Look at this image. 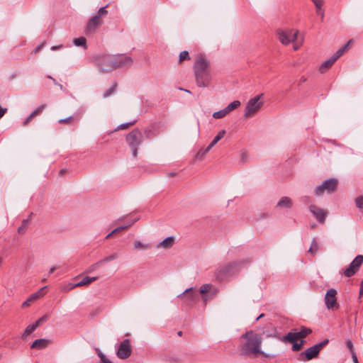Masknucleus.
I'll return each instance as SVG.
<instances>
[{
  "label": "nucleus",
  "mask_w": 363,
  "mask_h": 363,
  "mask_svg": "<svg viewBox=\"0 0 363 363\" xmlns=\"http://www.w3.org/2000/svg\"><path fill=\"white\" fill-rule=\"evenodd\" d=\"M206 153H204V150H201L198 152L196 155V158L198 160L201 159Z\"/></svg>",
  "instance_id": "obj_48"
},
{
  "label": "nucleus",
  "mask_w": 363,
  "mask_h": 363,
  "mask_svg": "<svg viewBox=\"0 0 363 363\" xmlns=\"http://www.w3.org/2000/svg\"><path fill=\"white\" fill-rule=\"evenodd\" d=\"M174 242L173 237H167L157 245V248L169 249L172 247Z\"/></svg>",
  "instance_id": "obj_21"
},
{
  "label": "nucleus",
  "mask_w": 363,
  "mask_h": 363,
  "mask_svg": "<svg viewBox=\"0 0 363 363\" xmlns=\"http://www.w3.org/2000/svg\"><path fill=\"white\" fill-rule=\"evenodd\" d=\"M62 47V45H57V46H52V47H51V50H56L61 48Z\"/></svg>",
  "instance_id": "obj_57"
},
{
  "label": "nucleus",
  "mask_w": 363,
  "mask_h": 363,
  "mask_svg": "<svg viewBox=\"0 0 363 363\" xmlns=\"http://www.w3.org/2000/svg\"><path fill=\"white\" fill-rule=\"evenodd\" d=\"M362 294H363V279H362V281L361 283V286H360V289H359V295H361Z\"/></svg>",
  "instance_id": "obj_59"
},
{
  "label": "nucleus",
  "mask_w": 363,
  "mask_h": 363,
  "mask_svg": "<svg viewBox=\"0 0 363 363\" xmlns=\"http://www.w3.org/2000/svg\"><path fill=\"white\" fill-rule=\"evenodd\" d=\"M38 296H30L26 301L22 303V307L26 308L30 306L31 303L36 300Z\"/></svg>",
  "instance_id": "obj_35"
},
{
  "label": "nucleus",
  "mask_w": 363,
  "mask_h": 363,
  "mask_svg": "<svg viewBox=\"0 0 363 363\" xmlns=\"http://www.w3.org/2000/svg\"><path fill=\"white\" fill-rule=\"evenodd\" d=\"M355 204L358 208L363 210V196H358L355 199Z\"/></svg>",
  "instance_id": "obj_38"
},
{
  "label": "nucleus",
  "mask_w": 363,
  "mask_h": 363,
  "mask_svg": "<svg viewBox=\"0 0 363 363\" xmlns=\"http://www.w3.org/2000/svg\"><path fill=\"white\" fill-rule=\"evenodd\" d=\"M247 158V152H242L241 153V158H240V160H241L242 162H245V161H246Z\"/></svg>",
  "instance_id": "obj_51"
},
{
  "label": "nucleus",
  "mask_w": 363,
  "mask_h": 363,
  "mask_svg": "<svg viewBox=\"0 0 363 363\" xmlns=\"http://www.w3.org/2000/svg\"><path fill=\"white\" fill-rule=\"evenodd\" d=\"M46 108L45 104H42L39 106L36 109H35L30 114L35 118L37 116L40 115Z\"/></svg>",
  "instance_id": "obj_34"
},
{
  "label": "nucleus",
  "mask_w": 363,
  "mask_h": 363,
  "mask_svg": "<svg viewBox=\"0 0 363 363\" xmlns=\"http://www.w3.org/2000/svg\"><path fill=\"white\" fill-rule=\"evenodd\" d=\"M44 44L38 45L32 52L33 54L38 53L43 47Z\"/></svg>",
  "instance_id": "obj_49"
},
{
  "label": "nucleus",
  "mask_w": 363,
  "mask_h": 363,
  "mask_svg": "<svg viewBox=\"0 0 363 363\" xmlns=\"http://www.w3.org/2000/svg\"><path fill=\"white\" fill-rule=\"evenodd\" d=\"M126 142L132 150L134 157L138 156V147L142 144L143 135L142 132L135 128L126 135Z\"/></svg>",
  "instance_id": "obj_4"
},
{
  "label": "nucleus",
  "mask_w": 363,
  "mask_h": 363,
  "mask_svg": "<svg viewBox=\"0 0 363 363\" xmlns=\"http://www.w3.org/2000/svg\"><path fill=\"white\" fill-rule=\"evenodd\" d=\"M318 250V243L315 238H313L311 242V247L308 250V252L311 254H315Z\"/></svg>",
  "instance_id": "obj_31"
},
{
  "label": "nucleus",
  "mask_w": 363,
  "mask_h": 363,
  "mask_svg": "<svg viewBox=\"0 0 363 363\" xmlns=\"http://www.w3.org/2000/svg\"><path fill=\"white\" fill-rule=\"evenodd\" d=\"M131 354V348L129 340H123L119 345L117 350V356L118 358L124 359L130 357Z\"/></svg>",
  "instance_id": "obj_14"
},
{
  "label": "nucleus",
  "mask_w": 363,
  "mask_h": 363,
  "mask_svg": "<svg viewBox=\"0 0 363 363\" xmlns=\"http://www.w3.org/2000/svg\"><path fill=\"white\" fill-rule=\"evenodd\" d=\"M66 172V169H62L60 171V174H63L64 173H65Z\"/></svg>",
  "instance_id": "obj_60"
},
{
  "label": "nucleus",
  "mask_w": 363,
  "mask_h": 363,
  "mask_svg": "<svg viewBox=\"0 0 363 363\" xmlns=\"http://www.w3.org/2000/svg\"><path fill=\"white\" fill-rule=\"evenodd\" d=\"M337 291L335 289H330L327 291L325 295H336Z\"/></svg>",
  "instance_id": "obj_50"
},
{
  "label": "nucleus",
  "mask_w": 363,
  "mask_h": 363,
  "mask_svg": "<svg viewBox=\"0 0 363 363\" xmlns=\"http://www.w3.org/2000/svg\"><path fill=\"white\" fill-rule=\"evenodd\" d=\"M352 359H353L354 363H359L358 360H357V356H356L354 352L352 353Z\"/></svg>",
  "instance_id": "obj_54"
},
{
  "label": "nucleus",
  "mask_w": 363,
  "mask_h": 363,
  "mask_svg": "<svg viewBox=\"0 0 363 363\" xmlns=\"http://www.w3.org/2000/svg\"><path fill=\"white\" fill-rule=\"evenodd\" d=\"M263 316H264V314L262 313V314L259 315L257 318V319H256V320H259V318H262V317H263Z\"/></svg>",
  "instance_id": "obj_63"
},
{
  "label": "nucleus",
  "mask_w": 363,
  "mask_h": 363,
  "mask_svg": "<svg viewBox=\"0 0 363 363\" xmlns=\"http://www.w3.org/2000/svg\"><path fill=\"white\" fill-rule=\"evenodd\" d=\"M325 303L329 310H334L338 308L336 296H325Z\"/></svg>",
  "instance_id": "obj_20"
},
{
  "label": "nucleus",
  "mask_w": 363,
  "mask_h": 363,
  "mask_svg": "<svg viewBox=\"0 0 363 363\" xmlns=\"http://www.w3.org/2000/svg\"><path fill=\"white\" fill-rule=\"evenodd\" d=\"M209 61L203 55L199 56L194 65L196 82L199 87H206L211 80Z\"/></svg>",
  "instance_id": "obj_2"
},
{
  "label": "nucleus",
  "mask_w": 363,
  "mask_h": 363,
  "mask_svg": "<svg viewBox=\"0 0 363 363\" xmlns=\"http://www.w3.org/2000/svg\"><path fill=\"white\" fill-rule=\"evenodd\" d=\"M49 344V341L46 339H38L35 340L31 345V348H35L38 350L44 349L48 347Z\"/></svg>",
  "instance_id": "obj_22"
},
{
  "label": "nucleus",
  "mask_w": 363,
  "mask_h": 363,
  "mask_svg": "<svg viewBox=\"0 0 363 363\" xmlns=\"http://www.w3.org/2000/svg\"><path fill=\"white\" fill-rule=\"evenodd\" d=\"M296 40V43H295L294 44V50H298L301 47V45L303 43V38H301L300 40L298 38H297Z\"/></svg>",
  "instance_id": "obj_41"
},
{
  "label": "nucleus",
  "mask_w": 363,
  "mask_h": 363,
  "mask_svg": "<svg viewBox=\"0 0 363 363\" xmlns=\"http://www.w3.org/2000/svg\"><path fill=\"white\" fill-rule=\"evenodd\" d=\"M285 339L290 342H294L301 339V337L298 331H291L286 335Z\"/></svg>",
  "instance_id": "obj_24"
},
{
  "label": "nucleus",
  "mask_w": 363,
  "mask_h": 363,
  "mask_svg": "<svg viewBox=\"0 0 363 363\" xmlns=\"http://www.w3.org/2000/svg\"><path fill=\"white\" fill-rule=\"evenodd\" d=\"M132 63L133 60L129 56L125 55H115V69L126 66H130Z\"/></svg>",
  "instance_id": "obj_16"
},
{
  "label": "nucleus",
  "mask_w": 363,
  "mask_h": 363,
  "mask_svg": "<svg viewBox=\"0 0 363 363\" xmlns=\"http://www.w3.org/2000/svg\"><path fill=\"white\" fill-rule=\"evenodd\" d=\"M106 7L107 6L100 8L97 11V13L89 19L85 28V32L86 34L94 33L97 28L102 24V18L108 13Z\"/></svg>",
  "instance_id": "obj_5"
},
{
  "label": "nucleus",
  "mask_w": 363,
  "mask_h": 363,
  "mask_svg": "<svg viewBox=\"0 0 363 363\" xmlns=\"http://www.w3.org/2000/svg\"><path fill=\"white\" fill-rule=\"evenodd\" d=\"M328 342V340H323L322 342L316 344L309 348H308L304 352L301 354V359H307L310 360L314 357H315L320 350Z\"/></svg>",
  "instance_id": "obj_11"
},
{
  "label": "nucleus",
  "mask_w": 363,
  "mask_h": 363,
  "mask_svg": "<svg viewBox=\"0 0 363 363\" xmlns=\"http://www.w3.org/2000/svg\"><path fill=\"white\" fill-rule=\"evenodd\" d=\"M338 181L332 178L325 180L322 184L314 189V194L317 196H322L325 192L327 194L333 193L337 186Z\"/></svg>",
  "instance_id": "obj_7"
},
{
  "label": "nucleus",
  "mask_w": 363,
  "mask_h": 363,
  "mask_svg": "<svg viewBox=\"0 0 363 363\" xmlns=\"http://www.w3.org/2000/svg\"><path fill=\"white\" fill-rule=\"evenodd\" d=\"M199 292L201 294H205L207 293L216 294L219 293V290L217 287L211 284H205L201 286L199 289Z\"/></svg>",
  "instance_id": "obj_18"
},
{
  "label": "nucleus",
  "mask_w": 363,
  "mask_h": 363,
  "mask_svg": "<svg viewBox=\"0 0 363 363\" xmlns=\"http://www.w3.org/2000/svg\"><path fill=\"white\" fill-rule=\"evenodd\" d=\"M73 43H74V45H76V46H81V47H83L84 48H86V40L84 37L74 38L73 40Z\"/></svg>",
  "instance_id": "obj_28"
},
{
  "label": "nucleus",
  "mask_w": 363,
  "mask_h": 363,
  "mask_svg": "<svg viewBox=\"0 0 363 363\" xmlns=\"http://www.w3.org/2000/svg\"><path fill=\"white\" fill-rule=\"evenodd\" d=\"M135 220H134L132 223L128 225H124V226H119V227H117L116 228H115L113 230H112L109 234H108L106 236V239H108L110 238L112 235H113L114 234L117 233H119L121 232V230H125L127 228H128L129 226H130Z\"/></svg>",
  "instance_id": "obj_27"
},
{
  "label": "nucleus",
  "mask_w": 363,
  "mask_h": 363,
  "mask_svg": "<svg viewBox=\"0 0 363 363\" xmlns=\"http://www.w3.org/2000/svg\"><path fill=\"white\" fill-rule=\"evenodd\" d=\"M240 106V101L238 100L233 101L230 104H229L225 108L227 112L230 113L231 111L238 108Z\"/></svg>",
  "instance_id": "obj_26"
},
{
  "label": "nucleus",
  "mask_w": 363,
  "mask_h": 363,
  "mask_svg": "<svg viewBox=\"0 0 363 363\" xmlns=\"http://www.w3.org/2000/svg\"><path fill=\"white\" fill-rule=\"evenodd\" d=\"M7 109L4 108L0 106V118L3 117L4 115L6 113Z\"/></svg>",
  "instance_id": "obj_53"
},
{
  "label": "nucleus",
  "mask_w": 363,
  "mask_h": 363,
  "mask_svg": "<svg viewBox=\"0 0 363 363\" xmlns=\"http://www.w3.org/2000/svg\"><path fill=\"white\" fill-rule=\"evenodd\" d=\"M101 264V263H99V262H98L97 263H96V264H94L91 265V266L88 269H87V272H91L94 271V270L96 269V266H97L98 264Z\"/></svg>",
  "instance_id": "obj_52"
},
{
  "label": "nucleus",
  "mask_w": 363,
  "mask_h": 363,
  "mask_svg": "<svg viewBox=\"0 0 363 363\" xmlns=\"http://www.w3.org/2000/svg\"><path fill=\"white\" fill-rule=\"evenodd\" d=\"M57 269V267H52L50 269L48 273L49 274H52L55 270Z\"/></svg>",
  "instance_id": "obj_56"
},
{
  "label": "nucleus",
  "mask_w": 363,
  "mask_h": 363,
  "mask_svg": "<svg viewBox=\"0 0 363 363\" xmlns=\"http://www.w3.org/2000/svg\"><path fill=\"white\" fill-rule=\"evenodd\" d=\"M133 246L135 249L141 250H146L151 247L150 244L143 243L140 240L135 241L133 243Z\"/></svg>",
  "instance_id": "obj_25"
},
{
  "label": "nucleus",
  "mask_w": 363,
  "mask_h": 363,
  "mask_svg": "<svg viewBox=\"0 0 363 363\" xmlns=\"http://www.w3.org/2000/svg\"><path fill=\"white\" fill-rule=\"evenodd\" d=\"M362 263L363 255H357L344 271L345 276L347 277L353 276L359 270Z\"/></svg>",
  "instance_id": "obj_13"
},
{
  "label": "nucleus",
  "mask_w": 363,
  "mask_h": 363,
  "mask_svg": "<svg viewBox=\"0 0 363 363\" xmlns=\"http://www.w3.org/2000/svg\"><path fill=\"white\" fill-rule=\"evenodd\" d=\"M189 52L187 51H182V52H180L179 54V62H181L185 60H189Z\"/></svg>",
  "instance_id": "obj_39"
},
{
  "label": "nucleus",
  "mask_w": 363,
  "mask_h": 363,
  "mask_svg": "<svg viewBox=\"0 0 363 363\" xmlns=\"http://www.w3.org/2000/svg\"><path fill=\"white\" fill-rule=\"evenodd\" d=\"M225 134V130H221L218 132L217 135L213 138V140L211 142V143L204 149V153L208 152L220 140H221Z\"/></svg>",
  "instance_id": "obj_19"
},
{
  "label": "nucleus",
  "mask_w": 363,
  "mask_h": 363,
  "mask_svg": "<svg viewBox=\"0 0 363 363\" xmlns=\"http://www.w3.org/2000/svg\"><path fill=\"white\" fill-rule=\"evenodd\" d=\"M146 133H147V138H149L150 134L152 133V131L150 130H148V132L146 131Z\"/></svg>",
  "instance_id": "obj_62"
},
{
  "label": "nucleus",
  "mask_w": 363,
  "mask_h": 363,
  "mask_svg": "<svg viewBox=\"0 0 363 363\" xmlns=\"http://www.w3.org/2000/svg\"><path fill=\"white\" fill-rule=\"evenodd\" d=\"M313 4L315 3H317V2H319V1H322L323 0H312Z\"/></svg>",
  "instance_id": "obj_64"
},
{
  "label": "nucleus",
  "mask_w": 363,
  "mask_h": 363,
  "mask_svg": "<svg viewBox=\"0 0 363 363\" xmlns=\"http://www.w3.org/2000/svg\"><path fill=\"white\" fill-rule=\"evenodd\" d=\"M96 277H84L81 279L79 277H76L72 282L68 283L65 286L66 291H69L75 287L86 286L97 280Z\"/></svg>",
  "instance_id": "obj_12"
},
{
  "label": "nucleus",
  "mask_w": 363,
  "mask_h": 363,
  "mask_svg": "<svg viewBox=\"0 0 363 363\" xmlns=\"http://www.w3.org/2000/svg\"><path fill=\"white\" fill-rule=\"evenodd\" d=\"M28 225V220H27V219L23 220L21 226H19L18 228V232L19 233H23L25 232V229L27 228Z\"/></svg>",
  "instance_id": "obj_37"
},
{
  "label": "nucleus",
  "mask_w": 363,
  "mask_h": 363,
  "mask_svg": "<svg viewBox=\"0 0 363 363\" xmlns=\"http://www.w3.org/2000/svg\"><path fill=\"white\" fill-rule=\"evenodd\" d=\"M99 356L101 359V363H112L104 354H103L101 352L99 353Z\"/></svg>",
  "instance_id": "obj_43"
},
{
  "label": "nucleus",
  "mask_w": 363,
  "mask_h": 363,
  "mask_svg": "<svg viewBox=\"0 0 363 363\" xmlns=\"http://www.w3.org/2000/svg\"><path fill=\"white\" fill-rule=\"evenodd\" d=\"M46 289L47 286H43L40 289L38 293H47V291H45Z\"/></svg>",
  "instance_id": "obj_58"
},
{
  "label": "nucleus",
  "mask_w": 363,
  "mask_h": 363,
  "mask_svg": "<svg viewBox=\"0 0 363 363\" xmlns=\"http://www.w3.org/2000/svg\"><path fill=\"white\" fill-rule=\"evenodd\" d=\"M175 175H176V173H175V172H171V173H169V177H174V176H175Z\"/></svg>",
  "instance_id": "obj_61"
},
{
  "label": "nucleus",
  "mask_w": 363,
  "mask_h": 363,
  "mask_svg": "<svg viewBox=\"0 0 363 363\" xmlns=\"http://www.w3.org/2000/svg\"><path fill=\"white\" fill-rule=\"evenodd\" d=\"M309 211L318 222H325V218L328 215L327 211H325L315 205H310Z\"/></svg>",
  "instance_id": "obj_15"
},
{
  "label": "nucleus",
  "mask_w": 363,
  "mask_h": 363,
  "mask_svg": "<svg viewBox=\"0 0 363 363\" xmlns=\"http://www.w3.org/2000/svg\"><path fill=\"white\" fill-rule=\"evenodd\" d=\"M117 87V83L115 82L112 86L111 87H110L107 91H106L104 94H103V97L104 98H108L110 96H111L116 91V89Z\"/></svg>",
  "instance_id": "obj_32"
},
{
  "label": "nucleus",
  "mask_w": 363,
  "mask_h": 363,
  "mask_svg": "<svg viewBox=\"0 0 363 363\" xmlns=\"http://www.w3.org/2000/svg\"><path fill=\"white\" fill-rule=\"evenodd\" d=\"M96 63L101 72H111L115 69V55H99L96 59Z\"/></svg>",
  "instance_id": "obj_6"
},
{
  "label": "nucleus",
  "mask_w": 363,
  "mask_h": 363,
  "mask_svg": "<svg viewBox=\"0 0 363 363\" xmlns=\"http://www.w3.org/2000/svg\"><path fill=\"white\" fill-rule=\"evenodd\" d=\"M350 41L345 45L343 47L340 48L338 50L336 51L335 53L333 54V55L330 57L329 59L326 60L325 62H323L321 65L320 66L319 70L321 73L325 72L327 70H328L335 63V62L345 52V51L347 49L349 46Z\"/></svg>",
  "instance_id": "obj_9"
},
{
  "label": "nucleus",
  "mask_w": 363,
  "mask_h": 363,
  "mask_svg": "<svg viewBox=\"0 0 363 363\" xmlns=\"http://www.w3.org/2000/svg\"><path fill=\"white\" fill-rule=\"evenodd\" d=\"M240 269V262H233L220 267L216 271V279L220 281L228 280Z\"/></svg>",
  "instance_id": "obj_3"
},
{
  "label": "nucleus",
  "mask_w": 363,
  "mask_h": 363,
  "mask_svg": "<svg viewBox=\"0 0 363 363\" xmlns=\"http://www.w3.org/2000/svg\"><path fill=\"white\" fill-rule=\"evenodd\" d=\"M293 343H294V344H293V345H292V350H293L294 351H298V350H301V347H302V345H303V341H301L300 343H297V342H293Z\"/></svg>",
  "instance_id": "obj_42"
},
{
  "label": "nucleus",
  "mask_w": 363,
  "mask_h": 363,
  "mask_svg": "<svg viewBox=\"0 0 363 363\" xmlns=\"http://www.w3.org/2000/svg\"><path fill=\"white\" fill-rule=\"evenodd\" d=\"M277 206L281 208H289L292 206V201L289 197H281L277 203Z\"/></svg>",
  "instance_id": "obj_23"
},
{
  "label": "nucleus",
  "mask_w": 363,
  "mask_h": 363,
  "mask_svg": "<svg viewBox=\"0 0 363 363\" xmlns=\"http://www.w3.org/2000/svg\"><path fill=\"white\" fill-rule=\"evenodd\" d=\"M262 338L254 331H247L240 338L238 352L240 355L255 358L259 355L268 357L262 350Z\"/></svg>",
  "instance_id": "obj_1"
},
{
  "label": "nucleus",
  "mask_w": 363,
  "mask_h": 363,
  "mask_svg": "<svg viewBox=\"0 0 363 363\" xmlns=\"http://www.w3.org/2000/svg\"><path fill=\"white\" fill-rule=\"evenodd\" d=\"M33 116L30 114L23 122L22 125L23 126H26L29 123L31 122V121L33 119Z\"/></svg>",
  "instance_id": "obj_44"
},
{
  "label": "nucleus",
  "mask_w": 363,
  "mask_h": 363,
  "mask_svg": "<svg viewBox=\"0 0 363 363\" xmlns=\"http://www.w3.org/2000/svg\"><path fill=\"white\" fill-rule=\"evenodd\" d=\"M311 333V330L305 327L301 328V330L298 331L301 339L305 337L307 335Z\"/></svg>",
  "instance_id": "obj_36"
},
{
  "label": "nucleus",
  "mask_w": 363,
  "mask_h": 363,
  "mask_svg": "<svg viewBox=\"0 0 363 363\" xmlns=\"http://www.w3.org/2000/svg\"><path fill=\"white\" fill-rule=\"evenodd\" d=\"M263 94L257 95L248 101L246 104L244 116L247 118H251L255 115V113L262 106L263 102L260 101V99Z\"/></svg>",
  "instance_id": "obj_8"
},
{
  "label": "nucleus",
  "mask_w": 363,
  "mask_h": 363,
  "mask_svg": "<svg viewBox=\"0 0 363 363\" xmlns=\"http://www.w3.org/2000/svg\"><path fill=\"white\" fill-rule=\"evenodd\" d=\"M136 121H133L132 122H130V123H122L118 127V129H126L128 128V127H130V125H133L135 123Z\"/></svg>",
  "instance_id": "obj_40"
},
{
  "label": "nucleus",
  "mask_w": 363,
  "mask_h": 363,
  "mask_svg": "<svg viewBox=\"0 0 363 363\" xmlns=\"http://www.w3.org/2000/svg\"><path fill=\"white\" fill-rule=\"evenodd\" d=\"M48 320V316L45 315L42 318L37 320L34 323L29 325L27 326L23 333L22 334V338H26L29 335H30L35 330L39 327L43 322Z\"/></svg>",
  "instance_id": "obj_17"
},
{
  "label": "nucleus",
  "mask_w": 363,
  "mask_h": 363,
  "mask_svg": "<svg viewBox=\"0 0 363 363\" xmlns=\"http://www.w3.org/2000/svg\"><path fill=\"white\" fill-rule=\"evenodd\" d=\"M72 120H73V117H72V116H69V117H67V118H62V119L59 120V123H70Z\"/></svg>",
  "instance_id": "obj_45"
},
{
  "label": "nucleus",
  "mask_w": 363,
  "mask_h": 363,
  "mask_svg": "<svg viewBox=\"0 0 363 363\" xmlns=\"http://www.w3.org/2000/svg\"><path fill=\"white\" fill-rule=\"evenodd\" d=\"M190 291H194V293H196L197 291L196 288H194V287L188 288V289H185L182 293H181L179 295H185V294L189 293Z\"/></svg>",
  "instance_id": "obj_47"
},
{
  "label": "nucleus",
  "mask_w": 363,
  "mask_h": 363,
  "mask_svg": "<svg viewBox=\"0 0 363 363\" xmlns=\"http://www.w3.org/2000/svg\"><path fill=\"white\" fill-rule=\"evenodd\" d=\"M323 4V1L314 4L316 8V13L320 16L321 20H323L324 18V11L322 9Z\"/></svg>",
  "instance_id": "obj_30"
},
{
  "label": "nucleus",
  "mask_w": 363,
  "mask_h": 363,
  "mask_svg": "<svg viewBox=\"0 0 363 363\" xmlns=\"http://www.w3.org/2000/svg\"><path fill=\"white\" fill-rule=\"evenodd\" d=\"M345 343H346L347 347L349 348L351 354L354 353V351L353 349V344H352V341L350 340H347Z\"/></svg>",
  "instance_id": "obj_46"
},
{
  "label": "nucleus",
  "mask_w": 363,
  "mask_h": 363,
  "mask_svg": "<svg viewBox=\"0 0 363 363\" xmlns=\"http://www.w3.org/2000/svg\"><path fill=\"white\" fill-rule=\"evenodd\" d=\"M277 34L279 41L284 45H288L296 41L298 36V31L295 30H279Z\"/></svg>",
  "instance_id": "obj_10"
},
{
  "label": "nucleus",
  "mask_w": 363,
  "mask_h": 363,
  "mask_svg": "<svg viewBox=\"0 0 363 363\" xmlns=\"http://www.w3.org/2000/svg\"><path fill=\"white\" fill-rule=\"evenodd\" d=\"M48 78H50V79H52V80H53V82H54V84H55L58 85V86L60 87V89H62V85H61V84H57L55 79H54L53 78H52L50 76H48Z\"/></svg>",
  "instance_id": "obj_55"
},
{
  "label": "nucleus",
  "mask_w": 363,
  "mask_h": 363,
  "mask_svg": "<svg viewBox=\"0 0 363 363\" xmlns=\"http://www.w3.org/2000/svg\"><path fill=\"white\" fill-rule=\"evenodd\" d=\"M228 114V113L227 112L226 109L223 108L218 111L214 112L213 113V117L214 118H222L225 117V116H227Z\"/></svg>",
  "instance_id": "obj_33"
},
{
  "label": "nucleus",
  "mask_w": 363,
  "mask_h": 363,
  "mask_svg": "<svg viewBox=\"0 0 363 363\" xmlns=\"http://www.w3.org/2000/svg\"><path fill=\"white\" fill-rule=\"evenodd\" d=\"M118 257V254L116 252H113V253L111 254L110 255L106 256L104 258H103L102 259H101L100 261H99V263H101V264L107 263V262H111V261L117 259Z\"/></svg>",
  "instance_id": "obj_29"
}]
</instances>
